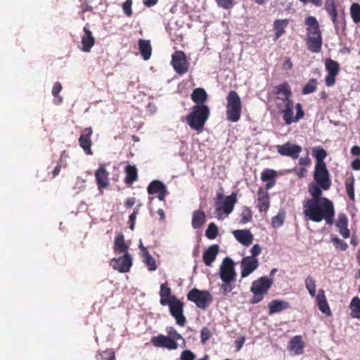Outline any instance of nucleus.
<instances>
[{
    "label": "nucleus",
    "instance_id": "obj_64",
    "mask_svg": "<svg viewBox=\"0 0 360 360\" xmlns=\"http://www.w3.org/2000/svg\"><path fill=\"white\" fill-rule=\"evenodd\" d=\"M351 153L355 156H360V147L358 146H354L351 148Z\"/></svg>",
    "mask_w": 360,
    "mask_h": 360
},
{
    "label": "nucleus",
    "instance_id": "obj_37",
    "mask_svg": "<svg viewBox=\"0 0 360 360\" xmlns=\"http://www.w3.org/2000/svg\"><path fill=\"white\" fill-rule=\"evenodd\" d=\"M139 49L141 55L144 60H148L151 56V46L148 40L139 39Z\"/></svg>",
    "mask_w": 360,
    "mask_h": 360
},
{
    "label": "nucleus",
    "instance_id": "obj_27",
    "mask_svg": "<svg viewBox=\"0 0 360 360\" xmlns=\"http://www.w3.org/2000/svg\"><path fill=\"white\" fill-rule=\"evenodd\" d=\"M316 301L319 309L323 314L330 315L331 311L326 300L325 291L323 289H320L318 292V295L316 297Z\"/></svg>",
    "mask_w": 360,
    "mask_h": 360
},
{
    "label": "nucleus",
    "instance_id": "obj_20",
    "mask_svg": "<svg viewBox=\"0 0 360 360\" xmlns=\"http://www.w3.org/2000/svg\"><path fill=\"white\" fill-rule=\"evenodd\" d=\"M84 34L82 37V51L84 52H90L91 48L95 44V39L93 37L92 32L89 30L87 26L83 28Z\"/></svg>",
    "mask_w": 360,
    "mask_h": 360
},
{
    "label": "nucleus",
    "instance_id": "obj_55",
    "mask_svg": "<svg viewBox=\"0 0 360 360\" xmlns=\"http://www.w3.org/2000/svg\"><path fill=\"white\" fill-rule=\"evenodd\" d=\"M132 0H126L122 4L123 11L128 17H130L132 15Z\"/></svg>",
    "mask_w": 360,
    "mask_h": 360
},
{
    "label": "nucleus",
    "instance_id": "obj_58",
    "mask_svg": "<svg viewBox=\"0 0 360 360\" xmlns=\"http://www.w3.org/2000/svg\"><path fill=\"white\" fill-rule=\"evenodd\" d=\"M181 360H194L195 354L190 350H184L181 354Z\"/></svg>",
    "mask_w": 360,
    "mask_h": 360
},
{
    "label": "nucleus",
    "instance_id": "obj_31",
    "mask_svg": "<svg viewBox=\"0 0 360 360\" xmlns=\"http://www.w3.org/2000/svg\"><path fill=\"white\" fill-rule=\"evenodd\" d=\"M304 343L301 335L294 336L289 342V349L295 354L300 355L304 352Z\"/></svg>",
    "mask_w": 360,
    "mask_h": 360
},
{
    "label": "nucleus",
    "instance_id": "obj_9",
    "mask_svg": "<svg viewBox=\"0 0 360 360\" xmlns=\"http://www.w3.org/2000/svg\"><path fill=\"white\" fill-rule=\"evenodd\" d=\"M187 300L193 302L198 308L205 310L212 302L213 297L209 291L195 288L187 293Z\"/></svg>",
    "mask_w": 360,
    "mask_h": 360
},
{
    "label": "nucleus",
    "instance_id": "obj_16",
    "mask_svg": "<svg viewBox=\"0 0 360 360\" xmlns=\"http://www.w3.org/2000/svg\"><path fill=\"white\" fill-rule=\"evenodd\" d=\"M259 266L257 258L253 257H244L240 262L241 277L245 278L253 272Z\"/></svg>",
    "mask_w": 360,
    "mask_h": 360
},
{
    "label": "nucleus",
    "instance_id": "obj_21",
    "mask_svg": "<svg viewBox=\"0 0 360 360\" xmlns=\"http://www.w3.org/2000/svg\"><path fill=\"white\" fill-rule=\"evenodd\" d=\"M237 201L236 194L233 193L231 195L226 196L221 206H218L217 211L219 214H221V211H223L227 215L229 214L233 210L234 205Z\"/></svg>",
    "mask_w": 360,
    "mask_h": 360
},
{
    "label": "nucleus",
    "instance_id": "obj_25",
    "mask_svg": "<svg viewBox=\"0 0 360 360\" xmlns=\"http://www.w3.org/2000/svg\"><path fill=\"white\" fill-rule=\"evenodd\" d=\"M306 44L310 52L319 53L321 51L323 44L322 35L307 37Z\"/></svg>",
    "mask_w": 360,
    "mask_h": 360
},
{
    "label": "nucleus",
    "instance_id": "obj_42",
    "mask_svg": "<svg viewBox=\"0 0 360 360\" xmlns=\"http://www.w3.org/2000/svg\"><path fill=\"white\" fill-rule=\"evenodd\" d=\"M318 82L316 79H310L303 86L302 93L304 95L314 93L316 91Z\"/></svg>",
    "mask_w": 360,
    "mask_h": 360
},
{
    "label": "nucleus",
    "instance_id": "obj_10",
    "mask_svg": "<svg viewBox=\"0 0 360 360\" xmlns=\"http://www.w3.org/2000/svg\"><path fill=\"white\" fill-rule=\"evenodd\" d=\"M314 179L315 183L321 186L323 191L328 190L331 186L330 174L326 165L315 166Z\"/></svg>",
    "mask_w": 360,
    "mask_h": 360
},
{
    "label": "nucleus",
    "instance_id": "obj_43",
    "mask_svg": "<svg viewBox=\"0 0 360 360\" xmlns=\"http://www.w3.org/2000/svg\"><path fill=\"white\" fill-rule=\"evenodd\" d=\"M350 15L353 22L356 24L360 22V4L357 3L352 4L350 8Z\"/></svg>",
    "mask_w": 360,
    "mask_h": 360
},
{
    "label": "nucleus",
    "instance_id": "obj_23",
    "mask_svg": "<svg viewBox=\"0 0 360 360\" xmlns=\"http://www.w3.org/2000/svg\"><path fill=\"white\" fill-rule=\"evenodd\" d=\"M323 188L316 183H311L309 185L308 191L311 195V198H308L304 201H318L329 200L328 198L323 196Z\"/></svg>",
    "mask_w": 360,
    "mask_h": 360
},
{
    "label": "nucleus",
    "instance_id": "obj_45",
    "mask_svg": "<svg viewBox=\"0 0 360 360\" xmlns=\"http://www.w3.org/2000/svg\"><path fill=\"white\" fill-rule=\"evenodd\" d=\"M240 216L241 217L240 223L243 224L250 222L252 219V211L248 207H243L242 208Z\"/></svg>",
    "mask_w": 360,
    "mask_h": 360
},
{
    "label": "nucleus",
    "instance_id": "obj_2",
    "mask_svg": "<svg viewBox=\"0 0 360 360\" xmlns=\"http://www.w3.org/2000/svg\"><path fill=\"white\" fill-rule=\"evenodd\" d=\"M160 303L162 306H169L171 315L175 319L176 323L180 326H184L186 319L184 315V304L176 296L172 295V290L167 283L161 284L160 290Z\"/></svg>",
    "mask_w": 360,
    "mask_h": 360
},
{
    "label": "nucleus",
    "instance_id": "obj_19",
    "mask_svg": "<svg viewBox=\"0 0 360 360\" xmlns=\"http://www.w3.org/2000/svg\"><path fill=\"white\" fill-rule=\"evenodd\" d=\"M108 176L109 173L107 172L105 166L104 165H101L98 169L96 170L95 177L99 190L105 188L108 186Z\"/></svg>",
    "mask_w": 360,
    "mask_h": 360
},
{
    "label": "nucleus",
    "instance_id": "obj_40",
    "mask_svg": "<svg viewBox=\"0 0 360 360\" xmlns=\"http://www.w3.org/2000/svg\"><path fill=\"white\" fill-rule=\"evenodd\" d=\"M325 66L328 73L338 75L340 71V65L337 61L331 58H327L325 61Z\"/></svg>",
    "mask_w": 360,
    "mask_h": 360
},
{
    "label": "nucleus",
    "instance_id": "obj_7",
    "mask_svg": "<svg viewBox=\"0 0 360 360\" xmlns=\"http://www.w3.org/2000/svg\"><path fill=\"white\" fill-rule=\"evenodd\" d=\"M272 283V279L266 276H262L254 281L250 288V291L252 292L253 296L250 303L255 304L262 301L264 295L268 293Z\"/></svg>",
    "mask_w": 360,
    "mask_h": 360
},
{
    "label": "nucleus",
    "instance_id": "obj_44",
    "mask_svg": "<svg viewBox=\"0 0 360 360\" xmlns=\"http://www.w3.org/2000/svg\"><path fill=\"white\" fill-rule=\"evenodd\" d=\"M354 177L347 178L345 181V188L347 193L350 200H354Z\"/></svg>",
    "mask_w": 360,
    "mask_h": 360
},
{
    "label": "nucleus",
    "instance_id": "obj_30",
    "mask_svg": "<svg viewBox=\"0 0 360 360\" xmlns=\"http://www.w3.org/2000/svg\"><path fill=\"white\" fill-rule=\"evenodd\" d=\"M325 9L334 24L335 28L338 26V11L335 0H326L325 3Z\"/></svg>",
    "mask_w": 360,
    "mask_h": 360
},
{
    "label": "nucleus",
    "instance_id": "obj_63",
    "mask_svg": "<svg viewBox=\"0 0 360 360\" xmlns=\"http://www.w3.org/2000/svg\"><path fill=\"white\" fill-rule=\"evenodd\" d=\"M352 168L354 170H360V159H355L352 162Z\"/></svg>",
    "mask_w": 360,
    "mask_h": 360
},
{
    "label": "nucleus",
    "instance_id": "obj_52",
    "mask_svg": "<svg viewBox=\"0 0 360 360\" xmlns=\"http://www.w3.org/2000/svg\"><path fill=\"white\" fill-rule=\"evenodd\" d=\"M212 333L207 327H203L200 331V342L202 344H205L208 340L210 339Z\"/></svg>",
    "mask_w": 360,
    "mask_h": 360
},
{
    "label": "nucleus",
    "instance_id": "obj_11",
    "mask_svg": "<svg viewBox=\"0 0 360 360\" xmlns=\"http://www.w3.org/2000/svg\"><path fill=\"white\" fill-rule=\"evenodd\" d=\"M171 64L179 75L186 74L188 70V63L185 53L182 51H176L172 56Z\"/></svg>",
    "mask_w": 360,
    "mask_h": 360
},
{
    "label": "nucleus",
    "instance_id": "obj_39",
    "mask_svg": "<svg viewBox=\"0 0 360 360\" xmlns=\"http://www.w3.org/2000/svg\"><path fill=\"white\" fill-rule=\"evenodd\" d=\"M351 316L353 318L360 319V298L357 296L353 297L349 304Z\"/></svg>",
    "mask_w": 360,
    "mask_h": 360
},
{
    "label": "nucleus",
    "instance_id": "obj_1",
    "mask_svg": "<svg viewBox=\"0 0 360 360\" xmlns=\"http://www.w3.org/2000/svg\"><path fill=\"white\" fill-rule=\"evenodd\" d=\"M335 207L330 200L304 201L303 214L306 218L314 222L325 221L332 225L335 221Z\"/></svg>",
    "mask_w": 360,
    "mask_h": 360
},
{
    "label": "nucleus",
    "instance_id": "obj_41",
    "mask_svg": "<svg viewBox=\"0 0 360 360\" xmlns=\"http://www.w3.org/2000/svg\"><path fill=\"white\" fill-rule=\"evenodd\" d=\"M96 358L99 360H116L115 352L112 348L104 351H98Z\"/></svg>",
    "mask_w": 360,
    "mask_h": 360
},
{
    "label": "nucleus",
    "instance_id": "obj_33",
    "mask_svg": "<svg viewBox=\"0 0 360 360\" xmlns=\"http://www.w3.org/2000/svg\"><path fill=\"white\" fill-rule=\"evenodd\" d=\"M126 176L124 183L127 185H131L138 179V170L135 165H128L124 167Z\"/></svg>",
    "mask_w": 360,
    "mask_h": 360
},
{
    "label": "nucleus",
    "instance_id": "obj_32",
    "mask_svg": "<svg viewBox=\"0 0 360 360\" xmlns=\"http://www.w3.org/2000/svg\"><path fill=\"white\" fill-rule=\"evenodd\" d=\"M288 308H290V304L286 301L274 300L269 303V314L278 313Z\"/></svg>",
    "mask_w": 360,
    "mask_h": 360
},
{
    "label": "nucleus",
    "instance_id": "obj_62",
    "mask_svg": "<svg viewBox=\"0 0 360 360\" xmlns=\"http://www.w3.org/2000/svg\"><path fill=\"white\" fill-rule=\"evenodd\" d=\"M136 203V199L134 198H128L124 202V206L127 208L132 207Z\"/></svg>",
    "mask_w": 360,
    "mask_h": 360
},
{
    "label": "nucleus",
    "instance_id": "obj_61",
    "mask_svg": "<svg viewBox=\"0 0 360 360\" xmlns=\"http://www.w3.org/2000/svg\"><path fill=\"white\" fill-rule=\"evenodd\" d=\"M299 164L302 167L309 166L311 164V160L308 156L301 158L299 160Z\"/></svg>",
    "mask_w": 360,
    "mask_h": 360
},
{
    "label": "nucleus",
    "instance_id": "obj_50",
    "mask_svg": "<svg viewBox=\"0 0 360 360\" xmlns=\"http://www.w3.org/2000/svg\"><path fill=\"white\" fill-rule=\"evenodd\" d=\"M218 235V228L214 223H210L205 231V236L207 238L213 240Z\"/></svg>",
    "mask_w": 360,
    "mask_h": 360
},
{
    "label": "nucleus",
    "instance_id": "obj_38",
    "mask_svg": "<svg viewBox=\"0 0 360 360\" xmlns=\"http://www.w3.org/2000/svg\"><path fill=\"white\" fill-rule=\"evenodd\" d=\"M313 156L316 159L315 166L326 165L324 159L327 156V152L321 147L313 148Z\"/></svg>",
    "mask_w": 360,
    "mask_h": 360
},
{
    "label": "nucleus",
    "instance_id": "obj_4",
    "mask_svg": "<svg viewBox=\"0 0 360 360\" xmlns=\"http://www.w3.org/2000/svg\"><path fill=\"white\" fill-rule=\"evenodd\" d=\"M210 116V109L206 105H195L192 111L187 115L186 121L189 127L201 132L204 125Z\"/></svg>",
    "mask_w": 360,
    "mask_h": 360
},
{
    "label": "nucleus",
    "instance_id": "obj_60",
    "mask_svg": "<svg viewBox=\"0 0 360 360\" xmlns=\"http://www.w3.org/2000/svg\"><path fill=\"white\" fill-rule=\"evenodd\" d=\"M339 229V233L344 238H348L350 236V231L348 229L347 226H344L342 228H338Z\"/></svg>",
    "mask_w": 360,
    "mask_h": 360
},
{
    "label": "nucleus",
    "instance_id": "obj_59",
    "mask_svg": "<svg viewBox=\"0 0 360 360\" xmlns=\"http://www.w3.org/2000/svg\"><path fill=\"white\" fill-rule=\"evenodd\" d=\"M250 252L252 254L250 257L256 258V257L258 256L261 252V248L258 244H255L252 246Z\"/></svg>",
    "mask_w": 360,
    "mask_h": 360
},
{
    "label": "nucleus",
    "instance_id": "obj_46",
    "mask_svg": "<svg viewBox=\"0 0 360 360\" xmlns=\"http://www.w3.org/2000/svg\"><path fill=\"white\" fill-rule=\"evenodd\" d=\"M62 90V85L60 82H56L52 89V94L55 97L54 103L56 105L61 104L63 98L59 96V93Z\"/></svg>",
    "mask_w": 360,
    "mask_h": 360
},
{
    "label": "nucleus",
    "instance_id": "obj_54",
    "mask_svg": "<svg viewBox=\"0 0 360 360\" xmlns=\"http://www.w3.org/2000/svg\"><path fill=\"white\" fill-rule=\"evenodd\" d=\"M348 226V219L345 214H339L338 221L336 222V226L338 228H342Z\"/></svg>",
    "mask_w": 360,
    "mask_h": 360
},
{
    "label": "nucleus",
    "instance_id": "obj_47",
    "mask_svg": "<svg viewBox=\"0 0 360 360\" xmlns=\"http://www.w3.org/2000/svg\"><path fill=\"white\" fill-rule=\"evenodd\" d=\"M144 258L143 262L146 265L148 269L150 271H155L157 269V265L155 259L150 255L149 252L143 255Z\"/></svg>",
    "mask_w": 360,
    "mask_h": 360
},
{
    "label": "nucleus",
    "instance_id": "obj_28",
    "mask_svg": "<svg viewBox=\"0 0 360 360\" xmlns=\"http://www.w3.org/2000/svg\"><path fill=\"white\" fill-rule=\"evenodd\" d=\"M278 173L272 169H265L261 174V180L263 182H266V188L269 189L272 188L276 184V177Z\"/></svg>",
    "mask_w": 360,
    "mask_h": 360
},
{
    "label": "nucleus",
    "instance_id": "obj_57",
    "mask_svg": "<svg viewBox=\"0 0 360 360\" xmlns=\"http://www.w3.org/2000/svg\"><path fill=\"white\" fill-rule=\"evenodd\" d=\"M338 75L336 74H332V73H328L325 78V82L326 85L327 86H332L335 84L336 82V77Z\"/></svg>",
    "mask_w": 360,
    "mask_h": 360
},
{
    "label": "nucleus",
    "instance_id": "obj_14",
    "mask_svg": "<svg viewBox=\"0 0 360 360\" xmlns=\"http://www.w3.org/2000/svg\"><path fill=\"white\" fill-rule=\"evenodd\" d=\"M276 147L280 155L283 156H288L292 159H297L302 151L301 146L292 144L290 142H287L283 145H278Z\"/></svg>",
    "mask_w": 360,
    "mask_h": 360
},
{
    "label": "nucleus",
    "instance_id": "obj_8",
    "mask_svg": "<svg viewBox=\"0 0 360 360\" xmlns=\"http://www.w3.org/2000/svg\"><path fill=\"white\" fill-rule=\"evenodd\" d=\"M227 120L232 122H238L241 116L242 102L238 93L231 91L226 97Z\"/></svg>",
    "mask_w": 360,
    "mask_h": 360
},
{
    "label": "nucleus",
    "instance_id": "obj_36",
    "mask_svg": "<svg viewBox=\"0 0 360 360\" xmlns=\"http://www.w3.org/2000/svg\"><path fill=\"white\" fill-rule=\"evenodd\" d=\"M129 246L125 243L124 235L120 233L115 239L114 251L118 253H129Z\"/></svg>",
    "mask_w": 360,
    "mask_h": 360
},
{
    "label": "nucleus",
    "instance_id": "obj_53",
    "mask_svg": "<svg viewBox=\"0 0 360 360\" xmlns=\"http://www.w3.org/2000/svg\"><path fill=\"white\" fill-rule=\"evenodd\" d=\"M139 206L140 205L135 207L133 212L129 216V229L132 231L134 229L136 216L139 212Z\"/></svg>",
    "mask_w": 360,
    "mask_h": 360
},
{
    "label": "nucleus",
    "instance_id": "obj_3",
    "mask_svg": "<svg viewBox=\"0 0 360 360\" xmlns=\"http://www.w3.org/2000/svg\"><path fill=\"white\" fill-rule=\"evenodd\" d=\"M219 275L222 281L219 286L220 292L226 295L235 288L237 276L235 263L230 257H226L223 259L219 266Z\"/></svg>",
    "mask_w": 360,
    "mask_h": 360
},
{
    "label": "nucleus",
    "instance_id": "obj_15",
    "mask_svg": "<svg viewBox=\"0 0 360 360\" xmlns=\"http://www.w3.org/2000/svg\"><path fill=\"white\" fill-rule=\"evenodd\" d=\"M147 191L150 195L158 194V198L160 201H164L168 193L166 186L159 180L152 181L148 186Z\"/></svg>",
    "mask_w": 360,
    "mask_h": 360
},
{
    "label": "nucleus",
    "instance_id": "obj_49",
    "mask_svg": "<svg viewBox=\"0 0 360 360\" xmlns=\"http://www.w3.org/2000/svg\"><path fill=\"white\" fill-rule=\"evenodd\" d=\"M331 241L335 246V249L340 251H345L348 248V245L345 241L342 240L337 236H333Z\"/></svg>",
    "mask_w": 360,
    "mask_h": 360
},
{
    "label": "nucleus",
    "instance_id": "obj_26",
    "mask_svg": "<svg viewBox=\"0 0 360 360\" xmlns=\"http://www.w3.org/2000/svg\"><path fill=\"white\" fill-rule=\"evenodd\" d=\"M219 247L218 245L210 246L203 253L202 259L205 265L211 266L219 253Z\"/></svg>",
    "mask_w": 360,
    "mask_h": 360
},
{
    "label": "nucleus",
    "instance_id": "obj_24",
    "mask_svg": "<svg viewBox=\"0 0 360 360\" xmlns=\"http://www.w3.org/2000/svg\"><path fill=\"white\" fill-rule=\"evenodd\" d=\"M289 22L290 20L288 19H277L274 22V41L278 39L285 33V29L288 26Z\"/></svg>",
    "mask_w": 360,
    "mask_h": 360
},
{
    "label": "nucleus",
    "instance_id": "obj_12",
    "mask_svg": "<svg viewBox=\"0 0 360 360\" xmlns=\"http://www.w3.org/2000/svg\"><path fill=\"white\" fill-rule=\"evenodd\" d=\"M110 265L120 273L129 272L132 266V257L129 253H125L118 258H113Z\"/></svg>",
    "mask_w": 360,
    "mask_h": 360
},
{
    "label": "nucleus",
    "instance_id": "obj_17",
    "mask_svg": "<svg viewBox=\"0 0 360 360\" xmlns=\"http://www.w3.org/2000/svg\"><path fill=\"white\" fill-rule=\"evenodd\" d=\"M307 37L322 35L319 24L314 16L310 15L305 18Z\"/></svg>",
    "mask_w": 360,
    "mask_h": 360
},
{
    "label": "nucleus",
    "instance_id": "obj_56",
    "mask_svg": "<svg viewBox=\"0 0 360 360\" xmlns=\"http://www.w3.org/2000/svg\"><path fill=\"white\" fill-rule=\"evenodd\" d=\"M234 0H215L217 5L224 8V9H229L233 6Z\"/></svg>",
    "mask_w": 360,
    "mask_h": 360
},
{
    "label": "nucleus",
    "instance_id": "obj_35",
    "mask_svg": "<svg viewBox=\"0 0 360 360\" xmlns=\"http://www.w3.org/2000/svg\"><path fill=\"white\" fill-rule=\"evenodd\" d=\"M191 99L196 105H205L207 99V94L202 88L195 89L191 94Z\"/></svg>",
    "mask_w": 360,
    "mask_h": 360
},
{
    "label": "nucleus",
    "instance_id": "obj_51",
    "mask_svg": "<svg viewBox=\"0 0 360 360\" xmlns=\"http://www.w3.org/2000/svg\"><path fill=\"white\" fill-rule=\"evenodd\" d=\"M284 214L278 213L277 215L274 216L271 219V224L273 227L278 228L281 226H282V224L284 222Z\"/></svg>",
    "mask_w": 360,
    "mask_h": 360
},
{
    "label": "nucleus",
    "instance_id": "obj_34",
    "mask_svg": "<svg viewBox=\"0 0 360 360\" xmlns=\"http://www.w3.org/2000/svg\"><path fill=\"white\" fill-rule=\"evenodd\" d=\"M205 221L206 215L205 212L200 210H197L193 212L191 224L193 229L200 228L205 224Z\"/></svg>",
    "mask_w": 360,
    "mask_h": 360
},
{
    "label": "nucleus",
    "instance_id": "obj_29",
    "mask_svg": "<svg viewBox=\"0 0 360 360\" xmlns=\"http://www.w3.org/2000/svg\"><path fill=\"white\" fill-rule=\"evenodd\" d=\"M236 239L241 244L248 246L253 240V236L249 230H236L233 232Z\"/></svg>",
    "mask_w": 360,
    "mask_h": 360
},
{
    "label": "nucleus",
    "instance_id": "obj_13",
    "mask_svg": "<svg viewBox=\"0 0 360 360\" xmlns=\"http://www.w3.org/2000/svg\"><path fill=\"white\" fill-rule=\"evenodd\" d=\"M93 134L91 127H86L81 131L80 136L78 139L79 146L83 149L86 155H91L93 152L91 150L92 141L91 137Z\"/></svg>",
    "mask_w": 360,
    "mask_h": 360
},
{
    "label": "nucleus",
    "instance_id": "obj_5",
    "mask_svg": "<svg viewBox=\"0 0 360 360\" xmlns=\"http://www.w3.org/2000/svg\"><path fill=\"white\" fill-rule=\"evenodd\" d=\"M166 330L168 336L164 335L153 336L150 340L151 343L156 347H163L169 350L176 349L178 348L176 341L179 340L184 341V338L172 326L167 327Z\"/></svg>",
    "mask_w": 360,
    "mask_h": 360
},
{
    "label": "nucleus",
    "instance_id": "obj_18",
    "mask_svg": "<svg viewBox=\"0 0 360 360\" xmlns=\"http://www.w3.org/2000/svg\"><path fill=\"white\" fill-rule=\"evenodd\" d=\"M273 92L277 96V98L281 100L282 103L287 102V101H292L290 97L292 91L289 84L285 82L281 84L275 86Z\"/></svg>",
    "mask_w": 360,
    "mask_h": 360
},
{
    "label": "nucleus",
    "instance_id": "obj_22",
    "mask_svg": "<svg viewBox=\"0 0 360 360\" xmlns=\"http://www.w3.org/2000/svg\"><path fill=\"white\" fill-rule=\"evenodd\" d=\"M257 207L259 212H266L270 206V198L269 193L262 188L258 191Z\"/></svg>",
    "mask_w": 360,
    "mask_h": 360
},
{
    "label": "nucleus",
    "instance_id": "obj_48",
    "mask_svg": "<svg viewBox=\"0 0 360 360\" xmlns=\"http://www.w3.org/2000/svg\"><path fill=\"white\" fill-rule=\"evenodd\" d=\"M305 287L309 291V295L314 297L316 295V283L314 279L309 276L305 279Z\"/></svg>",
    "mask_w": 360,
    "mask_h": 360
},
{
    "label": "nucleus",
    "instance_id": "obj_6",
    "mask_svg": "<svg viewBox=\"0 0 360 360\" xmlns=\"http://www.w3.org/2000/svg\"><path fill=\"white\" fill-rule=\"evenodd\" d=\"M293 107L294 104L292 100L278 104V108L283 115V119L285 123L288 125L298 122L304 116L302 105L301 103H298L295 105L296 115L293 117Z\"/></svg>",
    "mask_w": 360,
    "mask_h": 360
}]
</instances>
